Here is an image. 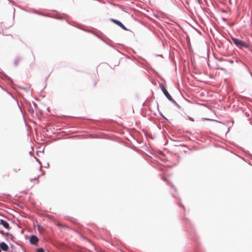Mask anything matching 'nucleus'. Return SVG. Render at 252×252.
Listing matches in <instances>:
<instances>
[{"instance_id": "nucleus-1", "label": "nucleus", "mask_w": 252, "mask_h": 252, "mask_svg": "<svg viewBox=\"0 0 252 252\" xmlns=\"http://www.w3.org/2000/svg\"><path fill=\"white\" fill-rule=\"evenodd\" d=\"M160 89L164 94V95L167 97V98L172 102L174 105L176 106L179 107V105L172 98L171 96L170 95V94L168 93V91L166 90L165 88L164 87L163 85H160Z\"/></svg>"}, {"instance_id": "nucleus-2", "label": "nucleus", "mask_w": 252, "mask_h": 252, "mask_svg": "<svg viewBox=\"0 0 252 252\" xmlns=\"http://www.w3.org/2000/svg\"><path fill=\"white\" fill-rule=\"evenodd\" d=\"M231 39L233 41V42H234V43L235 44V45L239 48H240V47L248 48V44H247L245 42H244L240 39H239L238 38H234V37H231Z\"/></svg>"}, {"instance_id": "nucleus-6", "label": "nucleus", "mask_w": 252, "mask_h": 252, "mask_svg": "<svg viewBox=\"0 0 252 252\" xmlns=\"http://www.w3.org/2000/svg\"><path fill=\"white\" fill-rule=\"evenodd\" d=\"M0 248L3 251H7L8 249V246L4 242H2L1 243H0Z\"/></svg>"}, {"instance_id": "nucleus-8", "label": "nucleus", "mask_w": 252, "mask_h": 252, "mask_svg": "<svg viewBox=\"0 0 252 252\" xmlns=\"http://www.w3.org/2000/svg\"><path fill=\"white\" fill-rule=\"evenodd\" d=\"M188 118L189 119V120H190V121H194V120L193 118H192L191 117H189V116H188Z\"/></svg>"}, {"instance_id": "nucleus-10", "label": "nucleus", "mask_w": 252, "mask_h": 252, "mask_svg": "<svg viewBox=\"0 0 252 252\" xmlns=\"http://www.w3.org/2000/svg\"><path fill=\"white\" fill-rule=\"evenodd\" d=\"M36 160H37V161H38V162L41 164V163H40V161L38 160V159H36Z\"/></svg>"}, {"instance_id": "nucleus-9", "label": "nucleus", "mask_w": 252, "mask_h": 252, "mask_svg": "<svg viewBox=\"0 0 252 252\" xmlns=\"http://www.w3.org/2000/svg\"><path fill=\"white\" fill-rule=\"evenodd\" d=\"M17 64H18V62H17V61H15V64L16 65H17Z\"/></svg>"}, {"instance_id": "nucleus-7", "label": "nucleus", "mask_w": 252, "mask_h": 252, "mask_svg": "<svg viewBox=\"0 0 252 252\" xmlns=\"http://www.w3.org/2000/svg\"><path fill=\"white\" fill-rule=\"evenodd\" d=\"M37 252H44V250L42 248H39L37 250Z\"/></svg>"}, {"instance_id": "nucleus-4", "label": "nucleus", "mask_w": 252, "mask_h": 252, "mask_svg": "<svg viewBox=\"0 0 252 252\" xmlns=\"http://www.w3.org/2000/svg\"><path fill=\"white\" fill-rule=\"evenodd\" d=\"M38 241L37 237L35 235H32L30 239V242L32 244L35 245Z\"/></svg>"}, {"instance_id": "nucleus-3", "label": "nucleus", "mask_w": 252, "mask_h": 252, "mask_svg": "<svg viewBox=\"0 0 252 252\" xmlns=\"http://www.w3.org/2000/svg\"><path fill=\"white\" fill-rule=\"evenodd\" d=\"M111 21H112L113 23L120 27L121 28H122L123 30H127V29L126 27L119 20L111 19Z\"/></svg>"}, {"instance_id": "nucleus-5", "label": "nucleus", "mask_w": 252, "mask_h": 252, "mask_svg": "<svg viewBox=\"0 0 252 252\" xmlns=\"http://www.w3.org/2000/svg\"><path fill=\"white\" fill-rule=\"evenodd\" d=\"M0 224H1L5 228L9 229V225L6 220L1 219L0 220Z\"/></svg>"}, {"instance_id": "nucleus-11", "label": "nucleus", "mask_w": 252, "mask_h": 252, "mask_svg": "<svg viewBox=\"0 0 252 252\" xmlns=\"http://www.w3.org/2000/svg\"><path fill=\"white\" fill-rule=\"evenodd\" d=\"M205 119V120H210V119H207V118H206V119Z\"/></svg>"}]
</instances>
